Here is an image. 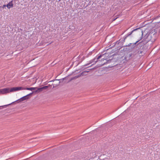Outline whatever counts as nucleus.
<instances>
[{
  "label": "nucleus",
  "mask_w": 160,
  "mask_h": 160,
  "mask_svg": "<svg viewBox=\"0 0 160 160\" xmlns=\"http://www.w3.org/2000/svg\"><path fill=\"white\" fill-rule=\"evenodd\" d=\"M139 29V28H137V29H134L133 31H132V32L128 33V36L130 35H131L132 34V32L134 31H135L137 30H138V29Z\"/></svg>",
  "instance_id": "423d86ee"
},
{
  "label": "nucleus",
  "mask_w": 160,
  "mask_h": 160,
  "mask_svg": "<svg viewBox=\"0 0 160 160\" xmlns=\"http://www.w3.org/2000/svg\"><path fill=\"white\" fill-rule=\"evenodd\" d=\"M37 88L36 87H34V88H25L22 87H13L12 88L10 89L9 88H8V91H9V93L10 92H16L18 91H19L21 90H31L32 91L36 89Z\"/></svg>",
  "instance_id": "f257e3e1"
},
{
  "label": "nucleus",
  "mask_w": 160,
  "mask_h": 160,
  "mask_svg": "<svg viewBox=\"0 0 160 160\" xmlns=\"http://www.w3.org/2000/svg\"><path fill=\"white\" fill-rule=\"evenodd\" d=\"M32 93H31L25 96H24L22 97V98H21L20 99V101H23L27 99H28V98H29L28 97V96L32 94Z\"/></svg>",
  "instance_id": "7ed1b4c3"
},
{
  "label": "nucleus",
  "mask_w": 160,
  "mask_h": 160,
  "mask_svg": "<svg viewBox=\"0 0 160 160\" xmlns=\"http://www.w3.org/2000/svg\"><path fill=\"white\" fill-rule=\"evenodd\" d=\"M48 87V86H45L44 87H43L42 88H38V90H36V92H40V91H42V90L43 89H47Z\"/></svg>",
  "instance_id": "20e7f679"
},
{
  "label": "nucleus",
  "mask_w": 160,
  "mask_h": 160,
  "mask_svg": "<svg viewBox=\"0 0 160 160\" xmlns=\"http://www.w3.org/2000/svg\"><path fill=\"white\" fill-rule=\"evenodd\" d=\"M7 7L8 8H10L11 7H13L12 1L9 2L7 5Z\"/></svg>",
  "instance_id": "39448f33"
},
{
  "label": "nucleus",
  "mask_w": 160,
  "mask_h": 160,
  "mask_svg": "<svg viewBox=\"0 0 160 160\" xmlns=\"http://www.w3.org/2000/svg\"><path fill=\"white\" fill-rule=\"evenodd\" d=\"M101 57V56H99L97 58V59H100Z\"/></svg>",
  "instance_id": "0eeeda50"
},
{
  "label": "nucleus",
  "mask_w": 160,
  "mask_h": 160,
  "mask_svg": "<svg viewBox=\"0 0 160 160\" xmlns=\"http://www.w3.org/2000/svg\"><path fill=\"white\" fill-rule=\"evenodd\" d=\"M8 93V88H4L0 89V94H4Z\"/></svg>",
  "instance_id": "f03ea898"
},
{
  "label": "nucleus",
  "mask_w": 160,
  "mask_h": 160,
  "mask_svg": "<svg viewBox=\"0 0 160 160\" xmlns=\"http://www.w3.org/2000/svg\"><path fill=\"white\" fill-rule=\"evenodd\" d=\"M6 6V5H3V7H5Z\"/></svg>",
  "instance_id": "6e6552de"
}]
</instances>
